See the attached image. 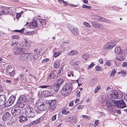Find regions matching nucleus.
<instances>
[{"mask_svg":"<svg viewBox=\"0 0 127 127\" xmlns=\"http://www.w3.org/2000/svg\"><path fill=\"white\" fill-rule=\"evenodd\" d=\"M45 21L43 19H40L39 20V23L38 24H37L36 21L33 20L31 24L30 27L32 29L38 28L41 29L45 26Z\"/></svg>","mask_w":127,"mask_h":127,"instance_id":"1","label":"nucleus"},{"mask_svg":"<svg viewBox=\"0 0 127 127\" xmlns=\"http://www.w3.org/2000/svg\"><path fill=\"white\" fill-rule=\"evenodd\" d=\"M72 84L67 83L65 84L61 90L62 95L63 96L67 95L72 90Z\"/></svg>","mask_w":127,"mask_h":127,"instance_id":"2","label":"nucleus"},{"mask_svg":"<svg viewBox=\"0 0 127 127\" xmlns=\"http://www.w3.org/2000/svg\"><path fill=\"white\" fill-rule=\"evenodd\" d=\"M27 97L24 95H21L19 97L16 103V105L19 106L21 108H23L26 104Z\"/></svg>","mask_w":127,"mask_h":127,"instance_id":"3","label":"nucleus"},{"mask_svg":"<svg viewBox=\"0 0 127 127\" xmlns=\"http://www.w3.org/2000/svg\"><path fill=\"white\" fill-rule=\"evenodd\" d=\"M36 111L33 110L32 108L27 106L25 110V114L26 116L28 118H32L35 115V112Z\"/></svg>","mask_w":127,"mask_h":127,"instance_id":"4","label":"nucleus"},{"mask_svg":"<svg viewBox=\"0 0 127 127\" xmlns=\"http://www.w3.org/2000/svg\"><path fill=\"white\" fill-rule=\"evenodd\" d=\"M108 96L110 98L112 99H120L121 98L123 94H118L116 90L111 91L108 94Z\"/></svg>","mask_w":127,"mask_h":127,"instance_id":"5","label":"nucleus"},{"mask_svg":"<svg viewBox=\"0 0 127 127\" xmlns=\"http://www.w3.org/2000/svg\"><path fill=\"white\" fill-rule=\"evenodd\" d=\"M32 54L25 53L22 54L20 57L21 59L23 61H29L32 58Z\"/></svg>","mask_w":127,"mask_h":127,"instance_id":"6","label":"nucleus"},{"mask_svg":"<svg viewBox=\"0 0 127 127\" xmlns=\"http://www.w3.org/2000/svg\"><path fill=\"white\" fill-rule=\"evenodd\" d=\"M47 108L50 109L51 111L54 110L56 108L55 105L56 101L54 100H51L49 101H47Z\"/></svg>","mask_w":127,"mask_h":127,"instance_id":"7","label":"nucleus"},{"mask_svg":"<svg viewBox=\"0 0 127 127\" xmlns=\"http://www.w3.org/2000/svg\"><path fill=\"white\" fill-rule=\"evenodd\" d=\"M114 102L116 106L118 108H123L126 107V104L123 99L114 101Z\"/></svg>","mask_w":127,"mask_h":127,"instance_id":"8","label":"nucleus"},{"mask_svg":"<svg viewBox=\"0 0 127 127\" xmlns=\"http://www.w3.org/2000/svg\"><path fill=\"white\" fill-rule=\"evenodd\" d=\"M20 108V107L16 106V104L14 108H12L11 110L12 115L14 116L19 115L21 112Z\"/></svg>","mask_w":127,"mask_h":127,"instance_id":"9","label":"nucleus"},{"mask_svg":"<svg viewBox=\"0 0 127 127\" xmlns=\"http://www.w3.org/2000/svg\"><path fill=\"white\" fill-rule=\"evenodd\" d=\"M15 99V96L14 95H11L4 105L5 107H8L12 104Z\"/></svg>","mask_w":127,"mask_h":127,"instance_id":"10","label":"nucleus"},{"mask_svg":"<svg viewBox=\"0 0 127 127\" xmlns=\"http://www.w3.org/2000/svg\"><path fill=\"white\" fill-rule=\"evenodd\" d=\"M68 29L71 31L74 35H76L78 34V31L77 27H73V25H68Z\"/></svg>","mask_w":127,"mask_h":127,"instance_id":"11","label":"nucleus"},{"mask_svg":"<svg viewBox=\"0 0 127 127\" xmlns=\"http://www.w3.org/2000/svg\"><path fill=\"white\" fill-rule=\"evenodd\" d=\"M15 51L14 52V54L15 55H19L24 52L23 48L21 47L16 46L14 47Z\"/></svg>","mask_w":127,"mask_h":127,"instance_id":"12","label":"nucleus"},{"mask_svg":"<svg viewBox=\"0 0 127 127\" xmlns=\"http://www.w3.org/2000/svg\"><path fill=\"white\" fill-rule=\"evenodd\" d=\"M36 107L39 110L43 111L47 108V103L46 104L43 103L42 104H37L36 105Z\"/></svg>","mask_w":127,"mask_h":127,"instance_id":"13","label":"nucleus"},{"mask_svg":"<svg viewBox=\"0 0 127 127\" xmlns=\"http://www.w3.org/2000/svg\"><path fill=\"white\" fill-rule=\"evenodd\" d=\"M56 73L55 70L52 71L49 76V79L52 81H54L56 78Z\"/></svg>","mask_w":127,"mask_h":127,"instance_id":"14","label":"nucleus"},{"mask_svg":"<svg viewBox=\"0 0 127 127\" xmlns=\"http://www.w3.org/2000/svg\"><path fill=\"white\" fill-rule=\"evenodd\" d=\"M11 118V115L9 112H7L4 114L3 115L2 119L4 121H6L9 120Z\"/></svg>","mask_w":127,"mask_h":127,"instance_id":"15","label":"nucleus"},{"mask_svg":"<svg viewBox=\"0 0 127 127\" xmlns=\"http://www.w3.org/2000/svg\"><path fill=\"white\" fill-rule=\"evenodd\" d=\"M115 45V44H112V43H108L106 44V46L104 47L103 48L105 50H107V49L109 50L113 48Z\"/></svg>","mask_w":127,"mask_h":127,"instance_id":"16","label":"nucleus"},{"mask_svg":"<svg viewBox=\"0 0 127 127\" xmlns=\"http://www.w3.org/2000/svg\"><path fill=\"white\" fill-rule=\"evenodd\" d=\"M6 100V97L4 95H1L0 96V103H2V104H4Z\"/></svg>","mask_w":127,"mask_h":127,"instance_id":"17","label":"nucleus"},{"mask_svg":"<svg viewBox=\"0 0 127 127\" xmlns=\"http://www.w3.org/2000/svg\"><path fill=\"white\" fill-rule=\"evenodd\" d=\"M98 21H100L102 22H105L107 23H111V21L108 19L102 17L100 16L99 19Z\"/></svg>","mask_w":127,"mask_h":127,"instance_id":"18","label":"nucleus"},{"mask_svg":"<svg viewBox=\"0 0 127 127\" xmlns=\"http://www.w3.org/2000/svg\"><path fill=\"white\" fill-rule=\"evenodd\" d=\"M93 27L94 28H99L100 27L101 25L96 22L93 21L92 22Z\"/></svg>","mask_w":127,"mask_h":127,"instance_id":"19","label":"nucleus"},{"mask_svg":"<svg viewBox=\"0 0 127 127\" xmlns=\"http://www.w3.org/2000/svg\"><path fill=\"white\" fill-rule=\"evenodd\" d=\"M44 95L46 97H47L53 96V94L48 91H46L44 92Z\"/></svg>","mask_w":127,"mask_h":127,"instance_id":"20","label":"nucleus"},{"mask_svg":"<svg viewBox=\"0 0 127 127\" xmlns=\"http://www.w3.org/2000/svg\"><path fill=\"white\" fill-rule=\"evenodd\" d=\"M68 118L69 119V122H70L73 123H75L77 122L76 118L74 116L72 117V118L70 117H68Z\"/></svg>","mask_w":127,"mask_h":127,"instance_id":"21","label":"nucleus"},{"mask_svg":"<svg viewBox=\"0 0 127 127\" xmlns=\"http://www.w3.org/2000/svg\"><path fill=\"white\" fill-rule=\"evenodd\" d=\"M60 85L57 84L56 82L55 83L54 86V89L55 91L56 92L58 91L59 89L61 87Z\"/></svg>","mask_w":127,"mask_h":127,"instance_id":"22","label":"nucleus"},{"mask_svg":"<svg viewBox=\"0 0 127 127\" xmlns=\"http://www.w3.org/2000/svg\"><path fill=\"white\" fill-rule=\"evenodd\" d=\"M27 118L23 116H21L19 117V121L20 122H24L27 120Z\"/></svg>","mask_w":127,"mask_h":127,"instance_id":"23","label":"nucleus"},{"mask_svg":"<svg viewBox=\"0 0 127 127\" xmlns=\"http://www.w3.org/2000/svg\"><path fill=\"white\" fill-rule=\"evenodd\" d=\"M64 81V80L62 79H58L56 83H57V84L60 85L61 87Z\"/></svg>","mask_w":127,"mask_h":127,"instance_id":"24","label":"nucleus"},{"mask_svg":"<svg viewBox=\"0 0 127 127\" xmlns=\"http://www.w3.org/2000/svg\"><path fill=\"white\" fill-rule=\"evenodd\" d=\"M115 52L116 54H120L121 53V49L120 47H118L115 49Z\"/></svg>","mask_w":127,"mask_h":127,"instance_id":"25","label":"nucleus"},{"mask_svg":"<svg viewBox=\"0 0 127 127\" xmlns=\"http://www.w3.org/2000/svg\"><path fill=\"white\" fill-rule=\"evenodd\" d=\"M78 52L76 51L72 50L70 52H69L67 53V54L68 55H74L77 54Z\"/></svg>","mask_w":127,"mask_h":127,"instance_id":"26","label":"nucleus"},{"mask_svg":"<svg viewBox=\"0 0 127 127\" xmlns=\"http://www.w3.org/2000/svg\"><path fill=\"white\" fill-rule=\"evenodd\" d=\"M98 81V79L97 78H95L92 80L90 82V84L92 85H94Z\"/></svg>","mask_w":127,"mask_h":127,"instance_id":"27","label":"nucleus"},{"mask_svg":"<svg viewBox=\"0 0 127 127\" xmlns=\"http://www.w3.org/2000/svg\"><path fill=\"white\" fill-rule=\"evenodd\" d=\"M79 62L78 61H77L74 62L73 64V66L75 67V69H78L79 68Z\"/></svg>","mask_w":127,"mask_h":127,"instance_id":"28","label":"nucleus"},{"mask_svg":"<svg viewBox=\"0 0 127 127\" xmlns=\"http://www.w3.org/2000/svg\"><path fill=\"white\" fill-rule=\"evenodd\" d=\"M77 82L78 84V86H79L83 84V79H82L81 78H79L77 80Z\"/></svg>","mask_w":127,"mask_h":127,"instance_id":"29","label":"nucleus"},{"mask_svg":"<svg viewBox=\"0 0 127 127\" xmlns=\"http://www.w3.org/2000/svg\"><path fill=\"white\" fill-rule=\"evenodd\" d=\"M20 77V79L22 82H25L26 81V78L25 75L22 74L21 75Z\"/></svg>","mask_w":127,"mask_h":127,"instance_id":"30","label":"nucleus"},{"mask_svg":"<svg viewBox=\"0 0 127 127\" xmlns=\"http://www.w3.org/2000/svg\"><path fill=\"white\" fill-rule=\"evenodd\" d=\"M13 69L12 68V66L10 64H9L7 66L6 70L7 72H9L11 71V70Z\"/></svg>","mask_w":127,"mask_h":127,"instance_id":"31","label":"nucleus"},{"mask_svg":"<svg viewBox=\"0 0 127 127\" xmlns=\"http://www.w3.org/2000/svg\"><path fill=\"white\" fill-rule=\"evenodd\" d=\"M60 65V64L58 61H57L55 62L54 63V66L55 67L57 68Z\"/></svg>","mask_w":127,"mask_h":127,"instance_id":"32","label":"nucleus"},{"mask_svg":"<svg viewBox=\"0 0 127 127\" xmlns=\"http://www.w3.org/2000/svg\"><path fill=\"white\" fill-rule=\"evenodd\" d=\"M11 71H10L11 72H9L8 73V75H10L11 76H13L15 74V72L13 69L11 70Z\"/></svg>","mask_w":127,"mask_h":127,"instance_id":"33","label":"nucleus"},{"mask_svg":"<svg viewBox=\"0 0 127 127\" xmlns=\"http://www.w3.org/2000/svg\"><path fill=\"white\" fill-rule=\"evenodd\" d=\"M83 58L86 61L88 58V55L87 54H84L83 55Z\"/></svg>","mask_w":127,"mask_h":127,"instance_id":"34","label":"nucleus"},{"mask_svg":"<svg viewBox=\"0 0 127 127\" xmlns=\"http://www.w3.org/2000/svg\"><path fill=\"white\" fill-rule=\"evenodd\" d=\"M116 70L115 69H113L110 74V76H113L116 73Z\"/></svg>","mask_w":127,"mask_h":127,"instance_id":"35","label":"nucleus"},{"mask_svg":"<svg viewBox=\"0 0 127 127\" xmlns=\"http://www.w3.org/2000/svg\"><path fill=\"white\" fill-rule=\"evenodd\" d=\"M99 17L100 16H97V15H93L92 16V18L93 19L95 20L98 21Z\"/></svg>","mask_w":127,"mask_h":127,"instance_id":"36","label":"nucleus"},{"mask_svg":"<svg viewBox=\"0 0 127 127\" xmlns=\"http://www.w3.org/2000/svg\"><path fill=\"white\" fill-rule=\"evenodd\" d=\"M100 85L97 86V87L95 88L94 92L95 93H97L98 91L100 89Z\"/></svg>","mask_w":127,"mask_h":127,"instance_id":"37","label":"nucleus"},{"mask_svg":"<svg viewBox=\"0 0 127 127\" xmlns=\"http://www.w3.org/2000/svg\"><path fill=\"white\" fill-rule=\"evenodd\" d=\"M125 57L124 56H122L121 57H119L117 58V59L120 61H123L125 59Z\"/></svg>","mask_w":127,"mask_h":127,"instance_id":"38","label":"nucleus"},{"mask_svg":"<svg viewBox=\"0 0 127 127\" xmlns=\"http://www.w3.org/2000/svg\"><path fill=\"white\" fill-rule=\"evenodd\" d=\"M9 9L8 8H5L4 9V8L3 12L4 13H5V14H8L9 12Z\"/></svg>","mask_w":127,"mask_h":127,"instance_id":"39","label":"nucleus"},{"mask_svg":"<svg viewBox=\"0 0 127 127\" xmlns=\"http://www.w3.org/2000/svg\"><path fill=\"white\" fill-rule=\"evenodd\" d=\"M119 74H122V76H123L124 77L126 75V72L124 70H122L120 72H119L118 73Z\"/></svg>","mask_w":127,"mask_h":127,"instance_id":"40","label":"nucleus"},{"mask_svg":"<svg viewBox=\"0 0 127 127\" xmlns=\"http://www.w3.org/2000/svg\"><path fill=\"white\" fill-rule=\"evenodd\" d=\"M60 54V52H58V53L55 52L54 53L53 55V57L56 58L59 56Z\"/></svg>","mask_w":127,"mask_h":127,"instance_id":"41","label":"nucleus"},{"mask_svg":"<svg viewBox=\"0 0 127 127\" xmlns=\"http://www.w3.org/2000/svg\"><path fill=\"white\" fill-rule=\"evenodd\" d=\"M25 41V44H24V46L25 47L29 46V42H28L26 40V39L25 38L24 39Z\"/></svg>","mask_w":127,"mask_h":127,"instance_id":"42","label":"nucleus"},{"mask_svg":"<svg viewBox=\"0 0 127 127\" xmlns=\"http://www.w3.org/2000/svg\"><path fill=\"white\" fill-rule=\"evenodd\" d=\"M40 87L43 88H46L48 87V89L51 88V87L50 86H47V85H43L41 86Z\"/></svg>","mask_w":127,"mask_h":127,"instance_id":"43","label":"nucleus"},{"mask_svg":"<svg viewBox=\"0 0 127 127\" xmlns=\"http://www.w3.org/2000/svg\"><path fill=\"white\" fill-rule=\"evenodd\" d=\"M62 113L64 114H68L69 112L68 111H67L64 108L62 110Z\"/></svg>","mask_w":127,"mask_h":127,"instance_id":"44","label":"nucleus"},{"mask_svg":"<svg viewBox=\"0 0 127 127\" xmlns=\"http://www.w3.org/2000/svg\"><path fill=\"white\" fill-rule=\"evenodd\" d=\"M94 65V63L92 62L91 64H90V65H89L88 67V69H91V68Z\"/></svg>","mask_w":127,"mask_h":127,"instance_id":"45","label":"nucleus"},{"mask_svg":"<svg viewBox=\"0 0 127 127\" xmlns=\"http://www.w3.org/2000/svg\"><path fill=\"white\" fill-rule=\"evenodd\" d=\"M96 70L97 71H99L101 70V67L98 66H97L95 67Z\"/></svg>","mask_w":127,"mask_h":127,"instance_id":"46","label":"nucleus"},{"mask_svg":"<svg viewBox=\"0 0 127 127\" xmlns=\"http://www.w3.org/2000/svg\"><path fill=\"white\" fill-rule=\"evenodd\" d=\"M84 8L90 9L91 7L90 6H88L85 4H83L82 6Z\"/></svg>","mask_w":127,"mask_h":127,"instance_id":"47","label":"nucleus"},{"mask_svg":"<svg viewBox=\"0 0 127 127\" xmlns=\"http://www.w3.org/2000/svg\"><path fill=\"white\" fill-rule=\"evenodd\" d=\"M0 8H2V10L1 11H0V15H5V13H4V12H3L4 8H3V7H0Z\"/></svg>","mask_w":127,"mask_h":127,"instance_id":"48","label":"nucleus"},{"mask_svg":"<svg viewBox=\"0 0 127 127\" xmlns=\"http://www.w3.org/2000/svg\"><path fill=\"white\" fill-rule=\"evenodd\" d=\"M84 24L85 26L88 27L89 28H90L91 27V25L85 22L84 23Z\"/></svg>","mask_w":127,"mask_h":127,"instance_id":"49","label":"nucleus"},{"mask_svg":"<svg viewBox=\"0 0 127 127\" xmlns=\"http://www.w3.org/2000/svg\"><path fill=\"white\" fill-rule=\"evenodd\" d=\"M71 75L72 77H73L74 76V75L73 74L72 72L70 71L69 72H68V77H70Z\"/></svg>","mask_w":127,"mask_h":127,"instance_id":"50","label":"nucleus"},{"mask_svg":"<svg viewBox=\"0 0 127 127\" xmlns=\"http://www.w3.org/2000/svg\"><path fill=\"white\" fill-rule=\"evenodd\" d=\"M12 38L14 39H17L19 38V37L17 35H13L12 36Z\"/></svg>","mask_w":127,"mask_h":127,"instance_id":"51","label":"nucleus"},{"mask_svg":"<svg viewBox=\"0 0 127 127\" xmlns=\"http://www.w3.org/2000/svg\"><path fill=\"white\" fill-rule=\"evenodd\" d=\"M84 107V106L82 105H80L78 106L77 108L78 110H79L81 109H82Z\"/></svg>","mask_w":127,"mask_h":127,"instance_id":"52","label":"nucleus"},{"mask_svg":"<svg viewBox=\"0 0 127 127\" xmlns=\"http://www.w3.org/2000/svg\"><path fill=\"white\" fill-rule=\"evenodd\" d=\"M5 82L6 83L8 84H12V81L8 80H6Z\"/></svg>","mask_w":127,"mask_h":127,"instance_id":"53","label":"nucleus"},{"mask_svg":"<svg viewBox=\"0 0 127 127\" xmlns=\"http://www.w3.org/2000/svg\"><path fill=\"white\" fill-rule=\"evenodd\" d=\"M41 122V121H40V120L39 119H37V120H36L34 121V123L35 124H36V123H39Z\"/></svg>","mask_w":127,"mask_h":127,"instance_id":"54","label":"nucleus"},{"mask_svg":"<svg viewBox=\"0 0 127 127\" xmlns=\"http://www.w3.org/2000/svg\"><path fill=\"white\" fill-rule=\"evenodd\" d=\"M24 29V28H23L22 30H15V32H21V33H22L23 32V30Z\"/></svg>","mask_w":127,"mask_h":127,"instance_id":"55","label":"nucleus"},{"mask_svg":"<svg viewBox=\"0 0 127 127\" xmlns=\"http://www.w3.org/2000/svg\"><path fill=\"white\" fill-rule=\"evenodd\" d=\"M56 115H54L52 117V121H55L56 120Z\"/></svg>","mask_w":127,"mask_h":127,"instance_id":"56","label":"nucleus"},{"mask_svg":"<svg viewBox=\"0 0 127 127\" xmlns=\"http://www.w3.org/2000/svg\"><path fill=\"white\" fill-rule=\"evenodd\" d=\"M106 65L108 66L110 65L111 64V62L109 61H107L106 62Z\"/></svg>","mask_w":127,"mask_h":127,"instance_id":"57","label":"nucleus"},{"mask_svg":"<svg viewBox=\"0 0 127 127\" xmlns=\"http://www.w3.org/2000/svg\"><path fill=\"white\" fill-rule=\"evenodd\" d=\"M49 60V59L48 58H46L45 59H43L42 61V63H44V62H46Z\"/></svg>","mask_w":127,"mask_h":127,"instance_id":"58","label":"nucleus"},{"mask_svg":"<svg viewBox=\"0 0 127 127\" xmlns=\"http://www.w3.org/2000/svg\"><path fill=\"white\" fill-rule=\"evenodd\" d=\"M73 101H70L69 104V106H73Z\"/></svg>","mask_w":127,"mask_h":127,"instance_id":"59","label":"nucleus"},{"mask_svg":"<svg viewBox=\"0 0 127 127\" xmlns=\"http://www.w3.org/2000/svg\"><path fill=\"white\" fill-rule=\"evenodd\" d=\"M122 66L125 67L127 66V62H124Z\"/></svg>","mask_w":127,"mask_h":127,"instance_id":"60","label":"nucleus"},{"mask_svg":"<svg viewBox=\"0 0 127 127\" xmlns=\"http://www.w3.org/2000/svg\"><path fill=\"white\" fill-rule=\"evenodd\" d=\"M99 62L101 64H102L103 63V60L102 59H100L99 60Z\"/></svg>","mask_w":127,"mask_h":127,"instance_id":"61","label":"nucleus"},{"mask_svg":"<svg viewBox=\"0 0 127 127\" xmlns=\"http://www.w3.org/2000/svg\"><path fill=\"white\" fill-rule=\"evenodd\" d=\"M62 2H63L65 6H66L67 5V2L66 1H64V0H63V1Z\"/></svg>","mask_w":127,"mask_h":127,"instance_id":"62","label":"nucleus"},{"mask_svg":"<svg viewBox=\"0 0 127 127\" xmlns=\"http://www.w3.org/2000/svg\"><path fill=\"white\" fill-rule=\"evenodd\" d=\"M80 92H79L78 93H77L76 96L77 97H79L80 96Z\"/></svg>","mask_w":127,"mask_h":127,"instance_id":"63","label":"nucleus"},{"mask_svg":"<svg viewBox=\"0 0 127 127\" xmlns=\"http://www.w3.org/2000/svg\"><path fill=\"white\" fill-rule=\"evenodd\" d=\"M98 123V120H97L95 121V124L97 125Z\"/></svg>","mask_w":127,"mask_h":127,"instance_id":"64","label":"nucleus"}]
</instances>
